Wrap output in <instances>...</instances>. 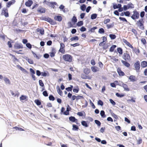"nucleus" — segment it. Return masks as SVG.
<instances>
[{"label":"nucleus","instance_id":"f257e3e1","mask_svg":"<svg viewBox=\"0 0 147 147\" xmlns=\"http://www.w3.org/2000/svg\"><path fill=\"white\" fill-rule=\"evenodd\" d=\"M133 13L131 17V18L134 20H136L138 19L139 17V13L136 10H135L132 12Z\"/></svg>","mask_w":147,"mask_h":147},{"label":"nucleus","instance_id":"f03ea898","mask_svg":"<svg viewBox=\"0 0 147 147\" xmlns=\"http://www.w3.org/2000/svg\"><path fill=\"white\" fill-rule=\"evenodd\" d=\"M63 57V59L66 61L71 62L72 61V57L70 55L68 54L64 55Z\"/></svg>","mask_w":147,"mask_h":147},{"label":"nucleus","instance_id":"7ed1b4c3","mask_svg":"<svg viewBox=\"0 0 147 147\" xmlns=\"http://www.w3.org/2000/svg\"><path fill=\"white\" fill-rule=\"evenodd\" d=\"M140 68V62L139 61H136L134 64V69L136 71L138 72Z\"/></svg>","mask_w":147,"mask_h":147},{"label":"nucleus","instance_id":"20e7f679","mask_svg":"<svg viewBox=\"0 0 147 147\" xmlns=\"http://www.w3.org/2000/svg\"><path fill=\"white\" fill-rule=\"evenodd\" d=\"M134 7V5L131 3H129L127 5H124L123 6L124 10L125 11L129 9H132Z\"/></svg>","mask_w":147,"mask_h":147},{"label":"nucleus","instance_id":"39448f33","mask_svg":"<svg viewBox=\"0 0 147 147\" xmlns=\"http://www.w3.org/2000/svg\"><path fill=\"white\" fill-rule=\"evenodd\" d=\"M136 24L141 28H143V21L141 19L137 21L136 22Z\"/></svg>","mask_w":147,"mask_h":147},{"label":"nucleus","instance_id":"423d86ee","mask_svg":"<svg viewBox=\"0 0 147 147\" xmlns=\"http://www.w3.org/2000/svg\"><path fill=\"white\" fill-rule=\"evenodd\" d=\"M57 5V3L55 2H48V5L53 8V9L55 7V5Z\"/></svg>","mask_w":147,"mask_h":147},{"label":"nucleus","instance_id":"0eeeda50","mask_svg":"<svg viewBox=\"0 0 147 147\" xmlns=\"http://www.w3.org/2000/svg\"><path fill=\"white\" fill-rule=\"evenodd\" d=\"M65 47V45L64 44L62 43H60V48L59 50V51L62 53H64L65 52L64 48Z\"/></svg>","mask_w":147,"mask_h":147},{"label":"nucleus","instance_id":"6e6552de","mask_svg":"<svg viewBox=\"0 0 147 147\" xmlns=\"http://www.w3.org/2000/svg\"><path fill=\"white\" fill-rule=\"evenodd\" d=\"M2 13L6 17L9 16L8 10L6 9H3L2 11Z\"/></svg>","mask_w":147,"mask_h":147},{"label":"nucleus","instance_id":"1a4fd4ad","mask_svg":"<svg viewBox=\"0 0 147 147\" xmlns=\"http://www.w3.org/2000/svg\"><path fill=\"white\" fill-rule=\"evenodd\" d=\"M123 59L125 60H129L130 57L129 54L124 53L123 56Z\"/></svg>","mask_w":147,"mask_h":147},{"label":"nucleus","instance_id":"9d476101","mask_svg":"<svg viewBox=\"0 0 147 147\" xmlns=\"http://www.w3.org/2000/svg\"><path fill=\"white\" fill-rule=\"evenodd\" d=\"M28 99V97L26 95H22L20 97V100L25 101L27 100Z\"/></svg>","mask_w":147,"mask_h":147},{"label":"nucleus","instance_id":"9b49d317","mask_svg":"<svg viewBox=\"0 0 147 147\" xmlns=\"http://www.w3.org/2000/svg\"><path fill=\"white\" fill-rule=\"evenodd\" d=\"M3 80L5 84L7 85H10L11 84L10 82L9 79L6 77H4L3 78Z\"/></svg>","mask_w":147,"mask_h":147},{"label":"nucleus","instance_id":"f8f14e48","mask_svg":"<svg viewBox=\"0 0 147 147\" xmlns=\"http://www.w3.org/2000/svg\"><path fill=\"white\" fill-rule=\"evenodd\" d=\"M92 71L94 72H96L99 71V68L97 67L94 66L91 67Z\"/></svg>","mask_w":147,"mask_h":147},{"label":"nucleus","instance_id":"ddd939ff","mask_svg":"<svg viewBox=\"0 0 147 147\" xmlns=\"http://www.w3.org/2000/svg\"><path fill=\"white\" fill-rule=\"evenodd\" d=\"M14 47L15 49H20L23 48L22 46V45L18 43H16L14 46Z\"/></svg>","mask_w":147,"mask_h":147},{"label":"nucleus","instance_id":"4468645a","mask_svg":"<svg viewBox=\"0 0 147 147\" xmlns=\"http://www.w3.org/2000/svg\"><path fill=\"white\" fill-rule=\"evenodd\" d=\"M56 89L58 93L60 95V96H62V95L63 92L62 91L60 90L59 86H57Z\"/></svg>","mask_w":147,"mask_h":147},{"label":"nucleus","instance_id":"2eb2a0df","mask_svg":"<svg viewBox=\"0 0 147 147\" xmlns=\"http://www.w3.org/2000/svg\"><path fill=\"white\" fill-rule=\"evenodd\" d=\"M55 20H56L60 22L62 20V17L59 15H57L55 16L54 18Z\"/></svg>","mask_w":147,"mask_h":147},{"label":"nucleus","instance_id":"dca6fc26","mask_svg":"<svg viewBox=\"0 0 147 147\" xmlns=\"http://www.w3.org/2000/svg\"><path fill=\"white\" fill-rule=\"evenodd\" d=\"M33 3V2L31 0H28L25 3V5L26 6L28 7H30L31 6Z\"/></svg>","mask_w":147,"mask_h":147},{"label":"nucleus","instance_id":"f3484780","mask_svg":"<svg viewBox=\"0 0 147 147\" xmlns=\"http://www.w3.org/2000/svg\"><path fill=\"white\" fill-rule=\"evenodd\" d=\"M117 71L119 76H123L124 75V73L122 71L120 68L117 69Z\"/></svg>","mask_w":147,"mask_h":147},{"label":"nucleus","instance_id":"a211bd4d","mask_svg":"<svg viewBox=\"0 0 147 147\" xmlns=\"http://www.w3.org/2000/svg\"><path fill=\"white\" fill-rule=\"evenodd\" d=\"M121 86L123 87L125 90L127 91L129 90V89L126 84L123 83Z\"/></svg>","mask_w":147,"mask_h":147},{"label":"nucleus","instance_id":"6ab92c4d","mask_svg":"<svg viewBox=\"0 0 147 147\" xmlns=\"http://www.w3.org/2000/svg\"><path fill=\"white\" fill-rule=\"evenodd\" d=\"M141 66L142 67L144 68L147 66V62L145 61H143L141 62Z\"/></svg>","mask_w":147,"mask_h":147},{"label":"nucleus","instance_id":"aec40b11","mask_svg":"<svg viewBox=\"0 0 147 147\" xmlns=\"http://www.w3.org/2000/svg\"><path fill=\"white\" fill-rule=\"evenodd\" d=\"M129 79L131 82H133L136 81L135 76L133 75L130 76L129 77Z\"/></svg>","mask_w":147,"mask_h":147},{"label":"nucleus","instance_id":"412c9836","mask_svg":"<svg viewBox=\"0 0 147 147\" xmlns=\"http://www.w3.org/2000/svg\"><path fill=\"white\" fill-rule=\"evenodd\" d=\"M15 1H12L8 2L7 4V7H9L13 3H14Z\"/></svg>","mask_w":147,"mask_h":147},{"label":"nucleus","instance_id":"4be33fe9","mask_svg":"<svg viewBox=\"0 0 147 147\" xmlns=\"http://www.w3.org/2000/svg\"><path fill=\"white\" fill-rule=\"evenodd\" d=\"M79 90V88L78 86H77L74 87V88L73 90V91L74 92L77 93L78 92Z\"/></svg>","mask_w":147,"mask_h":147},{"label":"nucleus","instance_id":"5701e85b","mask_svg":"<svg viewBox=\"0 0 147 147\" xmlns=\"http://www.w3.org/2000/svg\"><path fill=\"white\" fill-rule=\"evenodd\" d=\"M121 62L124 65H125V66L127 67H129L130 65V64L129 63L126 62V61H125L123 60H122Z\"/></svg>","mask_w":147,"mask_h":147},{"label":"nucleus","instance_id":"b1692460","mask_svg":"<svg viewBox=\"0 0 147 147\" xmlns=\"http://www.w3.org/2000/svg\"><path fill=\"white\" fill-rule=\"evenodd\" d=\"M90 72L89 69L86 68L84 69V72L86 74H88Z\"/></svg>","mask_w":147,"mask_h":147},{"label":"nucleus","instance_id":"393cba45","mask_svg":"<svg viewBox=\"0 0 147 147\" xmlns=\"http://www.w3.org/2000/svg\"><path fill=\"white\" fill-rule=\"evenodd\" d=\"M38 32H39L41 34H44V30L42 28H38L37 29Z\"/></svg>","mask_w":147,"mask_h":147},{"label":"nucleus","instance_id":"a878e982","mask_svg":"<svg viewBox=\"0 0 147 147\" xmlns=\"http://www.w3.org/2000/svg\"><path fill=\"white\" fill-rule=\"evenodd\" d=\"M78 39L79 38L78 36H75L71 38L70 40L71 41H77L78 40Z\"/></svg>","mask_w":147,"mask_h":147},{"label":"nucleus","instance_id":"bb28decb","mask_svg":"<svg viewBox=\"0 0 147 147\" xmlns=\"http://www.w3.org/2000/svg\"><path fill=\"white\" fill-rule=\"evenodd\" d=\"M81 124L82 125L85 126L86 127H88V125L87 122H86V121H82L81 122Z\"/></svg>","mask_w":147,"mask_h":147},{"label":"nucleus","instance_id":"cd10ccee","mask_svg":"<svg viewBox=\"0 0 147 147\" xmlns=\"http://www.w3.org/2000/svg\"><path fill=\"white\" fill-rule=\"evenodd\" d=\"M115 84H116V85H119V86H121V85L123 83L121 81H115Z\"/></svg>","mask_w":147,"mask_h":147},{"label":"nucleus","instance_id":"c85d7f7f","mask_svg":"<svg viewBox=\"0 0 147 147\" xmlns=\"http://www.w3.org/2000/svg\"><path fill=\"white\" fill-rule=\"evenodd\" d=\"M38 12L43 13L45 12V8H41L40 9H38Z\"/></svg>","mask_w":147,"mask_h":147},{"label":"nucleus","instance_id":"c756f323","mask_svg":"<svg viewBox=\"0 0 147 147\" xmlns=\"http://www.w3.org/2000/svg\"><path fill=\"white\" fill-rule=\"evenodd\" d=\"M100 115L102 117L105 118L106 117V115H105V113L104 111L102 110L100 112Z\"/></svg>","mask_w":147,"mask_h":147},{"label":"nucleus","instance_id":"7c9ffc66","mask_svg":"<svg viewBox=\"0 0 147 147\" xmlns=\"http://www.w3.org/2000/svg\"><path fill=\"white\" fill-rule=\"evenodd\" d=\"M116 47V46L115 45H113L109 49V51L111 52H112L113 51L114 49Z\"/></svg>","mask_w":147,"mask_h":147},{"label":"nucleus","instance_id":"2f4dec72","mask_svg":"<svg viewBox=\"0 0 147 147\" xmlns=\"http://www.w3.org/2000/svg\"><path fill=\"white\" fill-rule=\"evenodd\" d=\"M78 129V127L76 125H73L72 130L74 131H77Z\"/></svg>","mask_w":147,"mask_h":147},{"label":"nucleus","instance_id":"473e14b6","mask_svg":"<svg viewBox=\"0 0 147 147\" xmlns=\"http://www.w3.org/2000/svg\"><path fill=\"white\" fill-rule=\"evenodd\" d=\"M116 95L119 97H122L124 96V94H119L118 93H116Z\"/></svg>","mask_w":147,"mask_h":147},{"label":"nucleus","instance_id":"72a5a7b5","mask_svg":"<svg viewBox=\"0 0 147 147\" xmlns=\"http://www.w3.org/2000/svg\"><path fill=\"white\" fill-rule=\"evenodd\" d=\"M69 119L70 121L72 122H75V121L76 120L75 118L74 117H69Z\"/></svg>","mask_w":147,"mask_h":147},{"label":"nucleus","instance_id":"f704fd0d","mask_svg":"<svg viewBox=\"0 0 147 147\" xmlns=\"http://www.w3.org/2000/svg\"><path fill=\"white\" fill-rule=\"evenodd\" d=\"M35 102L36 104L38 106L40 105L41 104V102L40 101L38 100H36L34 101Z\"/></svg>","mask_w":147,"mask_h":147},{"label":"nucleus","instance_id":"c9c22d12","mask_svg":"<svg viewBox=\"0 0 147 147\" xmlns=\"http://www.w3.org/2000/svg\"><path fill=\"white\" fill-rule=\"evenodd\" d=\"M117 51L120 54L122 55V54L123 52L122 49L120 48H117Z\"/></svg>","mask_w":147,"mask_h":147},{"label":"nucleus","instance_id":"e433bc0d","mask_svg":"<svg viewBox=\"0 0 147 147\" xmlns=\"http://www.w3.org/2000/svg\"><path fill=\"white\" fill-rule=\"evenodd\" d=\"M32 53L34 57H36L37 59H38L40 58V56H38L34 53L33 52H32Z\"/></svg>","mask_w":147,"mask_h":147},{"label":"nucleus","instance_id":"4c0bfd02","mask_svg":"<svg viewBox=\"0 0 147 147\" xmlns=\"http://www.w3.org/2000/svg\"><path fill=\"white\" fill-rule=\"evenodd\" d=\"M97 17V14H93L91 15V18L92 19H95Z\"/></svg>","mask_w":147,"mask_h":147},{"label":"nucleus","instance_id":"58836bf2","mask_svg":"<svg viewBox=\"0 0 147 147\" xmlns=\"http://www.w3.org/2000/svg\"><path fill=\"white\" fill-rule=\"evenodd\" d=\"M86 6L85 5H83L80 7V9L83 11H84L86 9Z\"/></svg>","mask_w":147,"mask_h":147},{"label":"nucleus","instance_id":"ea45409f","mask_svg":"<svg viewBox=\"0 0 147 147\" xmlns=\"http://www.w3.org/2000/svg\"><path fill=\"white\" fill-rule=\"evenodd\" d=\"M109 36L111 39H114L116 38V36L114 34H111Z\"/></svg>","mask_w":147,"mask_h":147},{"label":"nucleus","instance_id":"a19ab883","mask_svg":"<svg viewBox=\"0 0 147 147\" xmlns=\"http://www.w3.org/2000/svg\"><path fill=\"white\" fill-rule=\"evenodd\" d=\"M98 105L102 106L103 105V103L101 100H99L98 101Z\"/></svg>","mask_w":147,"mask_h":147},{"label":"nucleus","instance_id":"79ce46f5","mask_svg":"<svg viewBox=\"0 0 147 147\" xmlns=\"http://www.w3.org/2000/svg\"><path fill=\"white\" fill-rule=\"evenodd\" d=\"M55 52L54 51H53L52 52L50 53V56L51 57H54L55 56Z\"/></svg>","mask_w":147,"mask_h":147},{"label":"nucleus","instance_id":"37998d69","mask_svg":"<svg viewBox=\"0 0 147 147\" xmlns=\"http://www.w3.org/2000/svg\"><path fill=\"white\" fill-rule=\"evenodd\" d=\"M72 21L74 23L76 22L77 21V19L76 17L75 16H74L72 19Z\"/></svg>","mask_w":147,"mask_h":147},{"label":"nucleus","instance_id":"c03bdc74","mask_svg":"<svg viewBox=\"0 0 147 147\" xmlns=\"http://www.w3.org/2000/svg\"><path fill=\"white\" fill-rule=\"evenodd\" d=\"M90 102L92 107L94 109H95V107L94 104L92 102V101L90 100Z\"/></svg>","mask_w":147,"mask_h":147},{"label":"nucleus","instance_id":"a18cd8bd","mask_svg":"<svg viewBox=\"0 0 147 147\" xmlns=\"http://www.w3.org/2000/svg\"><path fill=\"white\" fill-rule=\"evenodd\" d=\"M124 15L127 16H129L130 13L129 11H127L124 12Z\"/></svg>","mask_w":147,"mask_h":147},{"label":"nucleus","instance_id":"49530a36","mask_svg":"<svg viewBox=\"0 0 147 147\" xmlns=\"http://www.w3.org/2000/svg\"><path fill=\"white\" fill-rule=\"evenodd\" d=\"M83 22L82 21L79 22L77 24V25L78 26H81L83 25Z\"/></svg>","mask_w":147,"mask_h":147},{"label":"nucleus","instance_id":"de8ad7c7","mask_svg":"<svg viewBox=\"0 0 147 147\" xmlns=\"http://www.w3.org/2000/svg\"><path fill=\"white\" fill-rule=\"evenodd\" d=\"M98 32L100 34L103 33L104 32V30L103 28H101L99 29Z\"/></svg>","mask_w":147,"mask_h":147},{"label":"nucleus","instance_id":"09e8293b","mask_svg":"<svg viewBox=\"0 0 147 147\" xmlns=\"http://www.w3.org/2000/svg\"><path fill=\"white\" fill-rule=\"evenodd\" d=\"M109 101L111 102V103L113 105H115L116 103L112 99H109Z\"/></svg>","mask_w":147,"mask_h":147},{"label":"nucleus","instance_id":"8fccbe9b","mask_svg":"<svg viewBox=\"0 0 147 147\" xmlns=\"http://www.w3.org/2000/svg\"><path fill=\"white\" fill-rule=\"evenodd\" d=\"M145 15V12L144 11H142L140 13V16L141 18H143Z\"/></svg>","mask_w":147,"mask_h":147},{"label":"nucleus","instance_id":"3c124183","mask_svg":"<svg viewBox=\"0 0 147 147\" xmlns=\"http://www.w3.org/2000/svg\"><path fill=\"white\" fill-rule=\"evenodd\" d=\"M29 63L31 64H32L33 63V60L30 59H26Z\"/></svg>","mask_w":147,"mask_h":147},{"label":"nucleus","instance_id":"603ef678","mask_svg":"<svg viewBox=\"0 0 147 147\" xmlns=\"http://www.w3.org/2000/svg\"><path fill=\"white\" fill-rule=\"evenodd\" d=\"M126 44L129 47L132 48L133 47L128 42H127L126 40L125 42Z\"/></svg>","mask_w":147,"mask_h":147},{"label":"nucleus","instance_id":"864d4df0","mask_svg":"<svg viewBox=\"0 0 147 147\" xmlns=\"http://www.w3.org/2000/svg\"><path fill=\"white\" fill-rule=\"evenodd\" d=\"M39 85L40 86H42V87L44 86V84L43 83L42 81L41 80H39Z\"/></svg>","mask_w":147,"mask_h":147},{"label":"nucleus","instance_id":"5fc2aeb1","mask_svg":"<svg viewBox=\"0 0 147 147\" xmlns=\"http://www.w3.org/2000/svg\"><path fill=\"white\" fill-rule=\"evenodd\" d=\"M45 20L48 22H52L51 19L49 18H45Z\"/></svg>","mask_w":147,"mask_h":147},{"label":"nucleus","instance_id":"6e6d98bb","mask_svg":"<svg viewBox=\"0 0 147 147\" xmlns=\"http://www.w3.org/2000/svg\"><path fill=\"white\" fill-rule=\"evenodd\" d=\"M95 123L98 126H100V124H101V123H100V122L97 120H95Z\"/></svg>","mask_w":147,"mask_h":147},{"label":"nucleus","instance_id":"4d7b16f0","mask_svg":"<svg viewBox=\"0 0 147 147\" xmlns=\"http://www.w3.org/2000/svg\"><path fill=\"white\" fill-rule=\"evenodd\" d=\"M48 75V73L45 72H41V75L43 76H46Z\"/></svg>","mask_w":147,"mask_h":147},{"label":"nucleus","instance_id":"13d9d810","mask_svg":"<svg viewBox=\"0 0 147 147\" xmlns=\"http://www.w3.org/2000/svg\"><path fill=\"white\" fill-rule=\"evenodd\" d=\"M36 74L38 76H39L41 74V73L38 70H37L36 71Z\"/></svg>","mask_w":147,"mask_h":147},{"label":"nucleus","instance_id":"bf43d9fd","mask_svg":"<svg viewBox=\"0 0 147 147\" xmlns=\"http://www.w3.org/2000/svg\"><path fill=\"white\" fill-rule=\"evenodd\" d=\"M83 98H84L83 96H77L76 100H78L80 99H81Z\"/></svg>","mask_w":147,"mask_h":147},{"label":"nucleus","instance_id":"052dcab7","mask_svg":"<svg viewBox=\"0 0 147 147\" xmlns=\"http://www.w3.org/2000/svg\"><path fill=\"white\" fill-rule=\"evenodd\" d=\"M49 99L50 100H54L55 99L54 97L52 95H51L49 97Z\"/></svg>","mask_w":147,"mask_h":147},{"label":"nucleus","instance_id":"680f3d73","mask_svg":"<svg viewBox=\"0 0 147 147\" xmlns=\"http://www.w3.org/2000/svg\"><path fill=\"white\" fill-rule=\"evenodd\" d=\"M14 128V129H16V130H19L20 131H23L24 130H23V129H22V128H20V127H15Z\"/></svg>","mask_w":147,"mask_h":147},{"label":"nucleus","instance_id":"e2e57ef3","mask_svg":"<svg viewBox=\"0 0 147 147\" xmlns=\"http://www.w3.org/2000/svg\"><path fill=\"white\" fill-rule=\"evenodd\" d=\"M20 70L21 71H22L23 73H28L27 71L22 67V68Z\"/></svg>","mask_w":147,"mask_h":147},{"label":"nucleus","instance_id":"0e129e2a","mask_svg":"<svg viewBox=\"0 0 147 147\" xmlns=\"http://www.w3.org/2000/svg\"><path fill=\"white\" fill-rule=\"evenodd\" d=\"M86 28L84 27H82L80 29V30L82 32L85 31L86 30Z\"/></svg>","mask_w":147,"mask_h":147},{"label":"nucleus","instance_id":"69168bd1","mask_svg":"<svg viewBox=\"0 0 147 147\" xmlns=\"http://www.w3.org/2000/svg\"><path fill=\"white\" fill-rule=\"evenodd\" d=\"M119 19L120 20H122L123 21H124V22H127V20L125 18H122V17H119Z\"/></svg>","mask_w":147,"mask_h":147},{"label":"nucleus","instance_id":"338daca9","mask_svg":"<svg viewBox=\"0 0 147 147\" xmlns=\"http://www.w3.org/2000/svg\"><path fill=\"white\" fill-rule=\"evenodd\" d=\"M85 14L84 13H81L80 15V18L81 19L83 18L85 16Z\"/></svg>","mask_w":147,"mask_h":147},{"label":"nucleus","instance_id":"774afa93","mask_svg":"<svg viewBox=\"0 0 147 147\" xmlns=\"http://www.w3.org/2000/svg\"><path fill=\"white\" fill-rule=\"evenodd\" d=\"M107 120L108 121H110L111 122H113V119L111 117H108L107 119Z\"/></svg>","mask_w":147,"mask_h":147}]
</instances>
